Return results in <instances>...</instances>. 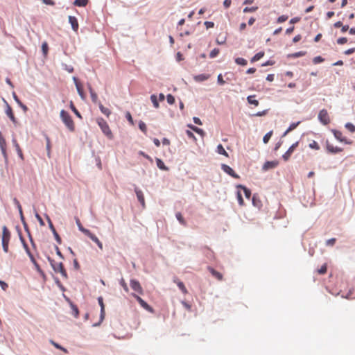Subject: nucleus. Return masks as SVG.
Wrapping results in <instances>:
<instances>
[{"mask_svg": "<svg viewBox=\"0 0 355 355\" xmlns=\"http://www.w3.org/2000/svg\"><path fill=\"white\" fill-rule=\"evenodd\" d=\"M219 52L220 50L218 49L215 48L210 52L209 57L211 58H214L218 55Z\"/></svg>", "mask_w": 355, "mask_h": 355, "instance_id": "obj_42", "label": "nucleus"}, {"mask_svg": "<svg viewBox=\"0 0 355 355\" xmlns=\"http://www.w3.org/2000/svg\"><path fill=\"white\" fill-rule=\"evenodd\" d=\"M188 126H189V128H190L192 130H193L196 133H198V134H199V135H200L202 136L204 135L205 132H204L203 130H202V129H200V128H199L198 127H196V126H194L193 125H189Z\"/></svg>", "mask_w": 355, "mask_h": 355, "instance_id": "obj_30", "label": "nucleus"}, {"mask_svg": "<svg viewBox=\"0 0 355 355\" xmlns=\"http://www.w3.org/2000/svg\"><path fill=\"white\" fill-rule=\"evenodd\" d=\"M10 239V232L6 226L2 228V247L5 252H8V245Z\"/></svg>", "mask_w": 355, "mask_h": 355, "instance_id": "obj_3", "label": "nucleus"}, {"mask_svg": "<svg viewBox=\"0 0 355 355\" xmlns=\"http://www.w3.org/2000/svg\"><path fill=\"white\" fill-rule=\"evenodd\" d=\"M48 260L55 272H60L64 278H67V273L64 268L62 263H56L53 259H51L50 257H48Z\"/></svg>", "mask_w": 355, "mask_h": 355, "instance_id": "obj_2", "label": "nucleus"}, {"mask_svg": "<svg viewBox=\"0 0 355 355\" xmlns=\"http://www.w3.org/2000/svg\"><path fill=\"white\" fill-rule=\"evenodd\" d=\"M254 97H255L254 95L249 96L247 98L248 102L250 104L254 105L255 106H257L259 105V101L257 100L253 99Z\"/></svg>", "mask_w": 355, "mask_h": 355, "instance_id": "obj_32", "label": "nucleus"}, {"mask_svg": "<svg viewBox=\"0 0 355 355\" xmlns=\"http://www.w3.org/2000/svg\"><path fill=\"white\" fill-rule=\"evenodd\" d=\"M99 108L101 112L105 116H109L110 115L111 111L108 108L104 107L101 103H99Z\"/></svg>", "mask_w": 355, "mask_h": 355, "instance_id": "obj_28", "label": "nucleus"}, {"mask_svg": "<svg viewBox=\"0 0 355 355\" xmlns=\"http://www.w3.org/2000/svg\"><path fill=\"white\" fill-rule=\"evenodd\" d=\"M252 200V205L255 207L260 209L262 207V202H261V200L259 199V198L257 195L254 194L253 196Z\"/></svg>", "mask_w": 355, "mask_h": 355, "instance_id": "obj_21", "label": "nucleus"}, {"mask_svg": "<svg viewBox=\"0 0 355 355\" xmlns=\"http://www.w3.org/2000/svg\"><path fill=\"white\" fill-rule=\"evenodd\" d=\"M135 193H136L138 200L141 204L142 207H145V200H144V196L143 192L138 189H135Z\"/></svg>", "mask_w": 355, "mask_h": 355, "instance_id": "obj_17", "label": "nucleus"}, {"mask_svg": "<svg viewBox=\"0 0 355 355\" xmlns=\"http://www.w3.org/2000/svg\"><path fill=\"white\" fill-rule=\"evenodd\" d=\"M91 98L93 102L96 103L98 100V96L96 93H94L92 89H90Z\"/></svg>", "mask_w": 355, "mask_h": 355, "instance_id": "obj_51", "label": "nucleus"}, {"mask_svg": "<svg viewBox=\"0 0 355 355\" xmlns=\"http://www.w3.org/2000/svg\"><path fill=\"white\" fill-rule=\"evenodd\" d=\"M150 100H151L154 107L155 108H158L159 107V103L157 101V96L155 95V94L151 95Z\"/></svg>", "mask_w": 355, "mask_h": 355, "instance_id": "obj_35", "label": "nucleus"}, {"mask_svg": "<svg viewBox=\"0 0 355 355\" xmlns=\"http://www.w3.org/2000/svg\"><path fill=\"white\" fill-rule=\"evenodd\" d=\"M217 81L219 85H224L225 83V80L223 78V76L221 74H219L217 78Z\"/></svg>", "mask_w": 355, "mask_h": 355, "instance_id": "obj_54", "label": "nucleus"}, {"mask_svg": "<svg viewBox=\"0 0 355 355\" xmlns=\"http://www.w3.org/2000/svg\"><path fill=\"white\" fill-rule=\"evenodd\" d=\"M217 152L218 154L223 155L226 157H228L227 153L226 152V150H225V148H223V146L221 144H219L217 146Z\"/></svg>", "mask_w": 355, "mask_h": 355, "instance_id": "obj_31", "label": "nucleus"}, {"mask_svg": "<svg viewBox=\"0 0 355 355\" xmlns=\"http://www.w3.org/2000/svg\"><path fill=\"white\" fill-rule=\"evenodd\" d=\"M132 296L137 300L142 308L149 311L150 313H153V309L150 305H148L141 297L134 293L132 294Z\"/></svg>", "mask_w": 355, "mask_h": 355, "instance_id": "obj_6", "label": "nucleus"}, {"mask_svg": "<svg viewBox=\"0 0 355 355\" xmlns=\"http://www.w3.org/2000/svg\"><path fill=\"white\" fill-rule=\"evenodd\" d=\"M347 42V37H340L337 40V43L338 44H344Z\"/></svg>", "mask_w": 355, "mask_h": 355, "instance_id": "obj_50", "label": "nucleus"}, {"mask_svg": "<svg viewBox=\"0 0 355 355\" xmlns=\"http://www.w3.org/2000/svg\"><path fill=\"white\" fill-rule=\"evenodd\" d=\"M98 304L101 306V320H103L104 318V315H105V305H104V303H103V299L102 297H99L98 298Z\"/></svg>", "mask_w": 355, "mask_h": 355, "instance_id": "obj_22", "label": "nucleus"}, {"mask_svg": "<svg viewBox=\"0 0 355 355\" xmlns=\"http://www.w3.org/2000/svg\"><path fill=\"white\" fill-rule=\"evenodd\" d=\"M42 49L44 53L46 54L47 51H48V45L46 42L42 44Z\"/></svg>", "mask_w": 355, "mask_h": 355, "instance_id": "obj_59", "label": "nucleus"}, {"mask_svg": "<svg viewBox=\"0 0 355 355\" xmlns=\"http://www.w3.org/2000/svg\"><path fill=\"white\" fill-rule=\"evenodd\" d=\"M272 135V131H270L269 132L266 133L263 138V141L264 144H267L268 142V141L270 140L271 136Z\"/></svg>", "mask_w": 355, "mask_h": 355, "instance_id": "obj_39", "label": "nucleus"}, {"mask_svg": "<svg viewBox=\"0 0 355 355\" xmlns=\"http://www.w3.org/2000/svg\"><path fill=\"white\" fill-rule=\"evenodd\" d=\"M235 62L237 64L245 66L247 64V60L243 58H237L235 59Z\"/></svg>", "mask_w": 355, "mask_h": 355, "instance_id": "obj_33", "label": "nucleus"}, {"mask_svg": "<svg viewBox=\"0 0 355 355\" xmlns=\"http://www.w3.org/2000/svg\"><path fill=\"white\" fill-rule=\"evenodd\" d=\"M232 1L231 0H225L223 2V5L225 8H228L231 5Z\"/></svg>", "mask_w": 355, "mask_h": 355, "instance_id": "obj_60", "label": "nucleus"}, {"mask_svg": "<svg viewBox=\"0 0 355 355\" xmlns=\"http://www.w3.org/2000/svg\"><path fill=\"white\" fill-rule=\"evenodd\" d=\"M327 265L324 264L321 266L320 269L318 270V272L320 275H324L327 272Z\"/></svg>", "mask_w": 355, "mask_h": 355, "instance_id": "obj_46", "label": "nucleus"}, {"mask_svg": "<svg viewBox=\"0 0 355 355\" xmlns=\"http://www.w3.org/2000/svg\"><path fill=\"white\" fill-rule=\"evenodd\" d=\"M209 77H210V75L204 73V74H199V75L195 76L193 77V79L196 82H202V81L208 80L209 78Z\"/></svg>", "mask_w": 355, "mask_h": 355, "instance_id": "obj_20", "label": "nucleus"}, {"mask_svg": "<svg viewBox=\"0 0 355 355\" xmlns=\"http://www.w3.org/2000/svg\"><path fill=\"white\" fill-rule=\"evenodd\" d=\"M287 19H288V16H286V15H282V16H279L278 17L277 22L278 23H283L285 21H286Z\"/></svg>", "mask_w": 355, "mask_h": 355, "instance_id": "obj_49", "label": "nucleus"}, {"mask_svg": "<svg viewBox=\"0 0 355 355\" xmlns=\"http://www.w3.org/2000/svg\"><path fill=\"white\" fill-rule=\"evenodd\" d=\"M97 123L100 126L103 132L110 139H112L113 135L107 123L103 119L99 118L97 119Z\"/></svg>", "mask_w": 355, "mask_h": 355, "instance_id": "obj_4", "label": "nucleus"}, {"mask_svg": "<svg viewBox=\"0 0 355 355\" xmlns=\"http://www.w3.org/2000/svg\"><path fill=\"white\" fill-rule=\"evenodd\" d=\"M345 128L351 132H355V125L351 123H347L345 124Z\"/></svg>", "mask_w": 355, "mask_h": 355, "instance_id": "obj_40", "label": "nucleus"}, {"mask_svg": "<svg viewBox=\"0 0 355 355\" xmlns=\"http://www.w3.org/2000/svg\"><path fill=\"white\" fill-rule=\"evenodd\" d=\"M355 52V48H351L345 51V54L351 55Z\"/></svg>", "mask_w": 355, "mask_h": 355, "instance_id": "obj_58", "label": "nucleus"}, {"mask_svg": "<svg viewBox=\"0 0 355 355\" xmlns=\"http://www.w3.org/2000/svg\"><path fill=\"white\" fill-rule=\"evenodd\" d=\"M238 188H240L243 191L244 195L247 198L249 199L250 198L251 191L250 189H248L247 187H245V186H243V185H239Z\"/></svg>", "mask_w": 355, "mask_h": 355, "instance_id": "obj_24", "label": "nucleus"}, {"mask_svg": "<svg viewBox=\"0 0 355 355\" xmlns=\"http://www.w3.org/2000/svg\"><path fill=\"white\" fill-rule=\"evenodd\" d=\"M221 168H222V169L223 170L224 172H225L226 173H227L228 175H230L232 178H239V175H237L234 172V171L230 166H229L228 165H227V164H222Z\"/></svg>", "mask_w": 355, "mask_h": 355, "instance_id": "obj_9", "label": "nucleus"}, {"mask_svg": "<svg viewBox=\"0 0 355 355\" xmlns=\"http://www.w3.org/2000/svg\"><path fill=\"white\" fill-rule=\"evenodd\" d=\"M298 146V142H295V144H293L289 148L288 150L283 155V159L286 161L288 160L291 154L293 153V152L294 151V150Z\"/></svg>", "mask_w": 355, "mask_h": 355, "instance_id": "obj_11", "label": "nucleus"}, {"mask_svg": "<svg viewBox=\"0 0 355 355\" xmlns=\"http://www.w3.org/2000/svg\"><path fill=\"white\" fill-rule=\"evenodd\" d=\"M324 58H322L321 56H316L313 59V64H316L324 62Z\"/></svg>", "mask_w": 355, "mask_h": 355, "instance_id": "obj_44", "label": "nucleus"}, {"mask_svg": "<svg viewBox=\"0 0 355 355\" xmlns=\"http://www.w3.org/2000/svg\"><path fill=\"white\" fill-rule=\"evenodd\" d=\"M257 7H252V8H248V7H246L243 9V12H254L255 10H257Z\"/></svg>", "mask_w": 355, "mask_h": 355, "instance_id": "obj_52", "label": "nucleus"}, {"mask_svg": "<svg viewBox=\"0 0 355 355\" xmlns=\"http://www.w3.org/2000/svg\"><path fill=\"white\" fill-rule=\"evenodd\" d=\"M60 118L69 131L73 132L75 130L74 122L67 112L64 110H61Z\"/></svg>", "mask_w": 355, "mask_h": 355, "instance_id": "obj_1", "label": "nucleus"}, {"mask_svg": "<svg viewBox=\"0 0 355 355\" xmlns=\"http://www.w3.org/2000/svg\"><path fill=\"white\" fill-rule=\"evenodd\" d=\"M0 286H1L3 291H6L8 287V284L1 280H0Z\"/></svg>", "mask_w": 355, "mask_h": 355, "instance_id": "obj_57", "label": "nucleus"}, {"mask_svg": "<svg viewBox=\"0 0 355 355\" xmlns=\"http://www.w3.org/2000/svg\"><path fill=\"white\" fill-rule=\"evenodd\" d=\"M76 223H77V225L78 227V229L80 232H82L83 234H84V231L83 230H88L87 229H85V227H83L79 220V219H77L76 220Z\"/></svg>", "mask_w": 355, "mask_h": 355, "instance_id": "obj_53", "label": "nucleus"}, {"mask_svg": "<svg viewBox=\"0 0 355 355\" xmlns=\"http://www.w3.org/2000/svg\"><path fill=\"white\" fill-rule=\"evenodd\" d=\"M208 270L218 280L221 281L223 279V275L220 272L214 270L213 268L209 267Z\"/></svg>", "mask_w": 355, "mask_h": 355, "instance_id": "obj_18", "label": "nucleus"}, {"mask_svg": "<svg viewBox=\"0 0 355 355\" xmlns=\"http://www.w3.org/2000/svg\"><path fill=\"white\" fill-rule=\"evenodd\" d=\"M336 241V239L335 238L328 239L326 241V245L328 246H333L335 244Z\"/></svg>", "mask_w": 355, "mask_h": 355, "instance_id": "obj_48", "label": "nucleus"}, {"mask_svg": "<svg viewBox=\"0 0 355 355\" xmlns=\"http://www.w3.org/2000/svg\"><path fill=\"white\" fill-rule=\"evenodd\" d=\"M6 113L7 116L10 118V119L14 123H17V120H16V118L14 116L12 107L8 104H7V106H6Z\"/></svg>", "mask_w": 355, "mask_h": 355, "instance_id": "obj_16", "label": "nucleus"}, {"mask_svg": "<svg viewBox=\"0 0 355 355\" xmlns=\"http://www.w3.org/2000/svg\"><path fill=\"white\" fill-rule=\"evenodd\" d=\"M306 54V52L305 51H299V52H297V53H295L293 54V57L295 58H297V57H300V56H303Z\"/></svg>", "mask_w": 355, "mask_h": 355, "instance_id": "obj_56", "label": "nucleus"}, {"mask_svg": "<svg viewBox=\"0 0 355 355\" xmlns=\"http://www.w3.org/2000/svg\"><path fill=\"white\" fill-rule=\"evenodd\" d=\"M277 165H278V162H277V161H271V162L268 161V162H266L264 163L262 168L263 171H268V169L275 168Z\"/></svg>", "mask_w": 355, "mask_h": 355, "instance_id": "obj_14", "label": "nucleus"}, {"mask_svg": "<svg viewBox=\"0 0 355 355\" xmlns=\"http://www.w3.org/2000/svg\"><path fill=\"white\" fill-rule=\"evenodd\" d=\"M0 148L4 158H7V153H6V141L4 137H3L1 132H0Z\"/></svg>", "mask_w": 355, "mask_h": 355, "instance_id": "obj_10", "label": "nucleus"}, {"mask_svg": "<svg viewBox=\"0 0 355 355\" xmlns=\"http://www.w3.org/2000/svg\"><path fill=\"white\" fill-rule=\"evenodd\" d=\"M130 286L132 289H133L135 291L137 292L139 294L141 295L143 294V288L140 284V283L135 279H131L130 280Z\"/></svg>", "mask_w": 355, "mask_h": 355, "instance_id": "obj_8", "label": "nucleus"}, {"mask_svg": "<svg viewBox=\"0 0 355 355\" xmlns=\"http://www.w3.org/2000/svg\"><path fill=\"white\" fill-rule=\"evenodd\" d=\"M120 284L123 287V288L124 289V291L125 292H128L129 289H128V285L123 279H121Z\"/></svg>", "mask_w": 355, "mask_h": 355, "instance_id": "obj_47", "label": "nucleus"}, {"mask_svg": "<svg viewBox=\"0 0 355 355\" xmlns=\"http://www.w3.org/2000/svg\"><path fill=\"white\" fill-rule=\"evenodd\" d=\"M73 80L74 83L76 85V89H77L78 94L81 96L82 98H84V92H83V85L78 81L77 78L73 77Z\"/></svg>", "mask_w": 355, "mask_h": 355, "instance_id": "obj_12", "label": "nucleus"}, {"mask_svg": "<svg viewBox=\"0 0 355 355\" xmlns=\"http://www.w3.org/2000/svg\"><path fill=\"white\" fill-rule=\"evenodd\" d=\"M274 78H275V76L274 74H268L266 77V80L268 81H270V82H272L274 80Z\"/></svg>", "mask_w": 355, "mask_h": 355, "instance_id": "obj_63", "label": "nucleus"}, {"mask_svg": "<svg viewBox=\"0 0 355 355\" xmlns=\"http://www.w3.org/2000/svg\"><path fill=\"white\" fill-rule=\"evenodd\" d=\"M300 121L297 122V123H293L290 125V126L288 127V130L286 131L285 134L288 133V132L290 131H292L293 130H294L295 128H296V127L300 124Z\"/></svg>", "mask_w": 355, "mask_h": 355, "instance_id": "obj_43", "label": "nucleus"}, {"mask_svg": "<svg viewBox=\"0 0 355 355\" xmlns=\"http://www.w3.org/2000/svg\"><path fill=\"white\" fill-rule=\"evenodd\" d=\"M237 200H238V202H239L240 206H243L244 205V200H243L242 194H241V193L240 191L237 192Z\"/></svg>", "mask_w": 355, "mask_h": 355, "instance_id": "obj_38", "label": "nucleus"}, {"mask_svg": "<svg viewBox=\"0 0 355 355\" xmlns=\"http://www.w3.org/2000/svg\"><path fill=\"white\" fill-rule=\"evenodd\" d=\"M204 24L207 28H213L214 26V23L212 21H205Z\"/></svg>", "mask_w": 355, "mask_h": 355, "instance_id": "obj_55", "label": "nucleus"}, {"mask_svg": "<svg viewBox=\"0 0 355 355\" xmlns=\"http://www.w3.org/2000/svg\"><path fill=\"white\" fill-rule=\"evenodd\" d=\"M13 201H14L15 204L16 205L18 210L21 211V206L19 200L17 198H14Z\"/></svg>", "mask_w": 355, "mask_h": 355, "instance_id": "obj_61", "label": "nucleus"}, {"mask_svg": "<svg viewBox=\"0 0 355 355\" xmlns=\"http://www.w3.org/2000/svg\"><path fill=\"white\" fill-rule=\"evenodd\" d=\"M84 234L88 236L90 239H92L94 242L96 241L98 239L96 235L92 233L89 230H83Z\"/></svg>", "mask_w": 355, "mask_h": 355, "instance_id": "obj_26", "label": "nucleus"}, {"mask_svg": "<svg viewBox=\"0 0 355 355\" xmlns=\"http://www.w3.org/2000/svg\"><path fill=\"white\" fill-rule=\"evenodd\" d=\"M69 22L71 25L72 29L74 31H77L79 27L78 20L76 17L74 16H69Z\"/></svg>", "mask_w": 355, "mask_h": 355, "instance_id": "obj_13", "label": "nucleus"}, {"mask_svg": "<svg viewBox=\"0 0 355 355\" xmlns=\"http://www.w3.org/2000/svg\"><path fill=\"white\" fill-rule=\"evenodd\" d=\"M139 128L144 134H146V132H147V128H146V125L145 124L144 122L141 121L139 123Z\"/></svg>", "mask_w": 355, "mask_h": 355, "instance_id": "obj_37", "label": "nucleus"}, {"mask_svg": "<svg viewBox=\"0 0 355 355\" xmlns=\"http://www.w3.org/2000/svg\"><path fill=\"white\" fill-rule=\"evenodd\" d=\"M12 143L17 150V152L19 155V156L23 159V153H22V151H21V149L19 147V145L18 144L17 141L16 139H12Z\"/></svg>", "mask_w": 355, "mask_h": 355, "instance_id": "obj_25", "label": "nucleus"}, {"mask_svg": "<svg viewBox=\"0 0 355 355\" xmlns=\"http://www.w3.org/2000/svg\"><path fill=\"white\" fill-rule=\"evenodd\" d=\"M173 282L177 284V286H178V288L182 291V292L184 293V294H187V289L186 288L184 284H183V282H182L181 281H180L178 278H174L173 279Z\"/></svg>", "mask_w": 355, "mask_h": 355, "instance_id": "obj_19", "label": "nucleus"}, {"mask_svg": "<svg viewBox=\"0 0 355 355\" xmlns=\"http://www.w3.org/2000/svg\"><path fill=\"white\" fill-rule=\"evenodd\" d=\"M182 305L188 310V311H190L191 310V305L189 304L187 302H184V301H182Z\"/></svg>", "mask_w": 355, "mask_h": 355, "instance_id": "obj_62", "label": "nucleus"}, {"mask_svg": "<svg viewBox=\"0 0 355 355\" xmlns=\"http://www.w3.org/2000/svg\"><path fill=\"white\" fill-rule=\"evenodd\" d=\"M332 132L334 133V135L336 137V139L337 140H338L339 141L343 142L346 144H352V141L347 140V139H345V137H344L343 136V133L340 131L336 130H332Z\"/></svg>", "mask_w": 355, "mask_h": 355, "instance_id": "obj_7", "label": "nucleus"}, {"mask_svg": "<svg viewBox=\"0 0 355 355\" xmlns=\"http://www.w3.org/2000/svg\"><path fill=\"white\" fill-rule=\"evenodd\" d=\"M157 166L159 168L164 171H167L168 168L165 166L163 161L159 158H157L156 159Z\"/></svg>", "mask_w": 355, "mask_h": 355, "instance_id": "obj_27", "label": "nucleus"}, {"mask_svg": "<svg viewBox=\"0 0 355 355\" xmlns=\"http://www.w3.org/2000/svg\"><path fill=\"white\" fill-rule=\"evenodd\" d=\"M88 3V0H75L73 4L76 6L83 7Z\"/></svg>", "mask_w": 355, "mask_h": 355, "instance_id": "obj_29", "label": "nucleus"}, {"mask_svg": "<svg viewBox=\"0 0 355 355\" xmlns=\"http://www.w3.org/2000/svg\"><path fill=\"white\" fill-rule=\"evenodd\" d=\"M175 216L178 219V220L183 225H186V221L184 219L182 215L181 214V213L180 212H178L176 213L175 214Z\"/></svg>", "mask_w": 355, "mask_h": 355, "instance_id": "obj_34", "label": "nucleus"}, {"mask_svg": "<svg viewBox=\"0 0 355 355\" xmlns=\"http://www.w3.org/2000/svg\"><path fill=\"white\" fill-rule=\"evenodd\" d=\"M301 38H302L301 35H296V36H295L293 37V42L294 43H296V42H299L301 40Z\"/></svg>", "mask_w": 355, "mask_h": 355, "instance_id": "obj_64", "label": "nucleus"}, {"mask_svg": "<svg viewBox=\"0 0 355 355\" xmlns=\"http://www.w3.org/2000/svg\"><path fill=\"white\" fill-rule=\"evenodd\" d=\"M327 150L329 153H338L343 151V148L338 146H334L333 145L328 143L327 144Z\"/></svg>", "mask_w": 355, "mask_h": 355, "instance_id": "obj_15", "label": "nucleus"}, {"mask_svg": "<svg viewBox=\"0 0 355 355\" xmlns=\"http://www.w3.org/2000/svg\"><path fill=\"white\" fill-rule=\"evenodd\" d=\"M166 100L168 104L173 105L175 103V98L171 94H168L166 96Z\"/></svg>", "mask_w": 355, "mask_h": 355, "instance_id": "obj_45", "label": "nucleus"}, {"mask_svg": "<svg viewBox=\"0 0 355 355\" xmlns=\"http://www.w3.org/2000/svg\"><path fill=\"white\" fill-rule=\"evenodd\" d=\"M70 108L71 109V110L74 112V114L79 118H82V116L81 114H80V112L78 111V110L76 108V107L74 106L73 103L72 101H71L70 103Z\"/></svg>", "mask_w": 355, "mask_h": 355, "instance_id": "obj_36", "label": "nucleus"}, {"mask_svg": "<svg viewBox=\"0 0 355 355\" xmlns=\"http://www.w3.org/2000/svg\"><path fill=\"white\" fill-rule=\"evenodd\" d=\"M309 146L312 148V149H315V150H319L320 149V146L319 144H318L317 141H312V142H311L309 145Z\"/></svg>", "mask_w": 355, "mask_h": 355, "instance_id": "obj_41", "label": "nucleus"}, {"mask_svg": "<svg viewBox=\"0 0 355 355\" xmlns=\"http://www.w3.org/2000/svg\"><path fill=\"white\" fill-rule=\"evenodd\" d=\"M264 55V52L263 51H260L257 53H256L251 59V62H257L258 60H259L261 58H263Z\"/></svg>", "mask_w": 355, "mask_h": 355, "instance_id": "obj_23", "label": "nucleus"}, {"mask_svg": "<svg viewBox=\"0 0 355 355\" xmlns=\"http://www.w3.org/2000/svg\"><path fill=\"white\" fill-rule=\"evenodd\" d=\"M318 119L323 125H328L330 123L329 115L325 109H322L320 111Z\"/></svg>", "mask_w": 355, "mask_h": 355, "instance_id": "obj_5", "label": "nucleus"}]
</instances>
